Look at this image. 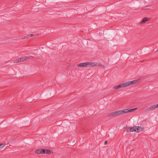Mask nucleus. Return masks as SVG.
<instances>
[{
  "label": "nucleus",
  "mask_w": 158,
  "mask_h": 158,
  "mask_svg": "<svg viewBox=\"0 0 158 158\" xmlns=\"http://www.w3.org/2000/svg\"><path fill=\"white\" fill-rule=\"evenodd\" d=\"M137 109V108L134 109H127L122 110L116 111L110 113L108 114L109 116L116 117L119 115L123 114L130 112H132Z\"/></svg>",
  "instance_id": "nucleus-1"
},
{
  "label": "nucleus",
  "mask_w": 158,
  "mask_h": 158,
  "mask_svg": "<svg viewBox=\"0 0 158 158\" xmlns=\"http://www.w3.org/2000/svg\"><path fill=\"white\" fill-rule=\"evenodd\" d=\"M137 109V108L134 109H127L122 110L116 111L110 113L108 114L109 116L116 117L119 115L123 114L130 112H132Z\"/></svg>",
  "instance_id": "nucleus-2"
},
{
  "label": "nucleus",
  "mask_w": 158,
  "mask_h": 158,
  "mask_svg": "<svg viewBox=\"0 0 158 158\" xmlns=\"http://www.w3.org/2000/svg\"><path fill=\"white\" fill-rule=\"evenodd\" d=\"M138 79H136L131 81L126 82L120 84L118 85L114 86L113 88V89H118L120 88H124L126 87L135 84L138 82Z\"/></svg>",
  "instance_id": "nucleus-3"
},
{
  "label": "nucleus",
  "mask_w": 158,
  "mask_h": 158,
  "mask_svg": "<svg viewBox=\"0 0 158 158\" xmlns=\"http://www.w3.org/2000/svg\"><path fill=\"white\" fill-rule=\"evenodd\" d=\"M158 107V104L156 105L151 106L150 107L147 108L144 111L145 112H149L151 110H153Z\"/></svg>",
  "instance_id": "nucleus-4"
},
{
  "label": "nucleus",
  "mask_w": 158,
  "mask_h": 158,
  "mask_svg": "<svg viewBox=\"0 0 158 158\" xmlns=\"http://www.w3.org/2000/svg\"><path fill=\"white\" fill-rule=\"evenodd\" d=\"M97 65L99 66H102V64L100 63L97 64V62H88V67H93Z\"/></svg>",
  "instance_id": "nucleus-5"
},
{
  "label": "nucleus",
  "mask_w": 158,
  "mask_h": 158,
  "mask_svg": "<svg viewBox=\"0 0 158 158\" xmlns=\"http://www.w3.org/2000/svg\"><path fill=\"white\" fill-rule=\"evenodd\" d=\"M134 131L136 132H139L143 130V129L141 127H134Z\"/></svg>",
  "instance_id": "nucleus-6"
},
{
  "label": "nucleus",
  "mask_w": 158,
  "mask_h": 158,
  "mask_svg": "<svg viewBox=\"0 0 158 158\" xmlns=\"http://www.w3.org/2000/svg\"><path fill=\"white\" fill-rule=\"evenodd\" d=\"M77 66L78 67H88V63L87 62H85L83 63H80L79 64H78Z\"/></svg>",
  "instance_id": "nucleus-7"
},
{
  "label": "nucleus",
  "mask_w": 158,
  "mask_h": 158,
  "mask_svg": "<svg viewBox=\"0 0 158 158\" xmlns=\"http://www.w3.org/2000/svg\"><path fill=\"white\" fill-rule=\"evenodd\" d=\"M23 59H23V57L19 58L18 59H16L14 61V63H17L19 62H23L24 61Z\"/></svg>",
  "instance_id": "nucleus-8"
},
{
  "label": "nucleus",
  "mask_w": 158,
  "mask_h": 158,
  "mask_svg": "<svg viewBox=\"0 0 158 158\" xmlns=\"http://www.w3.org/2000/svg\"><path fill=\"white\" fill-rule=\"evenodd\" d=\"M134 127H128L126 128L127 132H132L134 131Z\"/></svg>",
  "instance_id": "nucleus-9"
},
{
  "label": "nucleus",
  "mask_w": 158,
  "mask_h": 158,
  "mask_svg": "<svg viewBox=\"0 0 158 158\" xmlns=\"http://www.w3.org/2000/svg\"><path fill=\"white\" fill-rule=\"evenodd\" d=\"M24 61L28 60H31L33 58L32 56H27L23 57Z\"/></svg>",
  "instance_id": "nucleus-10"
},
{
  "label": "nucleus",
  "mask_w": 158,
  "mask_h": 158,
  "mask_svg": "<svg viewBox=\"0 0 158 158\" xmlns=\"http://www.w3.org/2000/svg\"><path fill=\"white\" fill-rule=\"evenodd\" d=\"M45 153L48 154H50L53 153L50 150L46 149Z\"/></svg>",
  "instance_id": "nucleus-11"
},
{
  "label": "nucleus",
  "mask_w": 158,
  "mask_h": 158,
  "mask_svg": "<svg viewBox=\"0 0 158 158\" xmlns=\"http://www.w3.org/2000/svg\"><path fill=\"white\" fill-rule=\"evenodd\" d=\"M46 149H40V153H45Z\"/></svg>",
  "instance_id": "nucleus-12"
},
{
  "label": "nucleus",
  "mask_w": 158,
  "mask_h": 158,
  "mask_svg": "<svg viewBox=\"0 0 158 158\" xmlns=\"http://www.w3.org/2000/svg\"><path fill=\"white\" fill-rule=\"evenodd\" d=\"M151 7V5L146 6L142 7L141 9V10H147L149 9V8H147V7Z\"/></svg>",
  "instance_id": "nucleus-13"
},
{
  "label": "nucleus",
  "mask_w": 158,
  "mask_h": 158,
  "mask_svg": "<svg viewBox=\"0 0 158 158\" xmlns=\"http://www.w3.org/2000/svg\"><path fill=\"white\" fill-rule=\"evenodd\" d=\"M148 18H144L142 21L141 22V24H143L144 23H145L146 21H148Z\"/></svg>",
  "instance_id": "nucleus-14"
},
{
  "label": "nucleus",
  "mask_w": 158,
  "mask_h": 158,
  "mask_svg": "<svg viewBox=\"0 0 158 158\" xmlns=\"http://www.w3.org/2000/svg\"><path fill=\"white\" fill-rule=\"evenodd\" d=\"M5 145L4 144H0V150L3 148L4 147Z\"/></svg>",
  "instance_id": "nucleus-15"
},
{
  "label": "nucleus",
  "mask_w": 158,
  "mask_h": 158,
  "mask_svg": "<svg viewBox=\"0 0 158 158\" xmlns=\"http://www.w3.org/2000/svg\"><path fill=\"white\" fill-rule=\"evenodd\" d=\"M29 39V37L28 36V35H27L25 36H24L22 38V40H25V39Z\"/></svg>",
  "instance_id": "nucleus-16"
},
{
  "label": "nucleus",
  "mask_w": 158,
  "mask_h": 158,
  "mask_svg": "<svg viewBox=\"0 0 158 158\" xmlns=\"http://www.w3.org/2000/svg\"><path fill=\"white\" fill-rule=\"evenodd\" d=\"M28 36L29 37H32L35 36V35H33V34H30L28 35Z\"/></svg>",
  "instance_id": "nucleus-17"
},
{
  "label": "nucleus",
  "mask_w": 158,
  "mask_h": 158,
  "mask_svg": "<svg viewBox=\"0 0 158 158\" xmlns=\"http://www.w3.org/2000/svg\"><path fill=\"white\" fill-rule=\"evenodd\" d=\"M35 152L37 154H40V150L39 149L35 150Z\"/></svg>",
  "instance_id": "nucleus-18"
},
{
  "label": "nucleus",
  "mask_w": 158,
  "mask_h": 158,
  "mask_svg": "<svg viewBox=\"0 0 158 158\" xmlns=\"http://www.w3.org/2000/svg\"><path fill=\"white\" fill-rule=\"evenodd\" d=\"M107 143V141L106 140L105 142V144H106Z\"/></svg>",
  "instance_id": "nucleus-19"
}]
</instances>
